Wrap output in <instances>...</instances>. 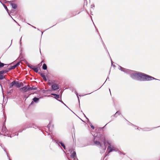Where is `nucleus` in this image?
I'll return each instance as SVG.
<instances>
[{
    "instance_id": "obj_26",
    "label": "nucleus",
    "mask_w": 160,
    "mask_h": 160,
    "mask_svg": "<svg viewBox=\"0 0 160 160\" xmlns=\"http://www.w3.org/2000/svg\"><path fill=\"white\" fill-rule=\"evenodd\" d=\"M6 9H8L7 8V7H6Z\"/></svg>"
},
{
    "instance_id": "obj_22",
    "label": "nucleus",
    "mask_w": 160,
    "mask_h": 160,
    "mask_svg": "<svg viewBox=\"0 0 160 160\" xmlns=\"http://www.w3.org/2000/svg\"><path fill=\"white\" fill-rule=\"evenodd\" d=\"M19 64H20V62H18V63H17V64L15 65L16 66V67H17V66L19 65Z\"/></svg>"
},
{
    "instance_id": "obj_4",
    "label": "nucleus",
    "mask_w": 160,
    "mask_h": 160,
    "mask_svg": "<svg viewBox=\"0 0 160 160\" xmlns=\"http://www.w3.org/2000/svg\"><path fill=\"white\" fill-rule=\"evenodd\" d=\"M29 86H26L22 88H21L20 89L25 92L29 91Z\"/></svg>"
},
{
    "instance_id": "obj_17",
    "label": "nucleus",
    "mask_w": 160,
    "mask_h": 160,
    "mask_svg": "<svg viewBox=\"0 0 160 160\" xmlns=\"http://www.w3.org/2000/svg\"><path fill=\"white\" fill-rule=\"evenodd\" d=\"M33 101L35 102H37L39 100V98L36 97L34 98L33 99Z\"/></svg>"
},
{
    "instance_id": "obj_2",
    "label": "nucleus",
    "mask_w": 160,
    "mask_h": 160,
    "mask_svg": "<svg viewBox=\"0 0 160 160\" xmlns=\"http://www.w3.org/2000/svg\"><path fill=\"white\" fill-rule=\"evenodd\" d=\"M51 88L52 90L55 91L59 88V86L58 84L54 83L52 85Z\"/></svg>"
},
{
    "instance_id": "obj_19",
    "label": "nucleus",
    "mask_w": 160,
    "mask_h": 160,
    "mask_svg": "<svg viewBox=\"0 0 160 160\" xmlns=\"http://www.w3.org/2000/svg\"><path fill=\"white\" fill-rule=\"evenodd\" d=\"M28 66L31 69H32V68H34V66L32 65L31 64H28Z\"/></svg>"
},
{
    "instance_id": "obj_7",
    "label": "nucleus",
    "mask_w": 160,
    "mask_h": 160,
    "mask_svg": "<svg viewBox=\"0 0 160 160\" xmlns=\"http://www.w3.org/2000/svg\"><path fill=\"white\" fill-rule=\"evenodd\" d=\"M41 76L43 78V79L45 81H47V78L46 76H45L44 74L43 73H41L40 74Z\"/></svg>"
},
{
    "instance_id": "obj_3",
    "label": "nucleus",
    "mask_w": 160,
    "mask_h": 160,
    "mask_svg": "<svg viewBox=\"0 0 160 160\" xmlns=\"http://www.w3.org/2000/svg\"><path fill=\"white\" fill-rule=\"evenodd\" d=\"M23 85L22 82H20L19 81H16L15 83V86L18 88H19Z\"/></svg>"
},
{
    "instance_id": "obj_16",
    "label": "nucleus",
    "mask_w": 160,
    "mask_h": 160,
    "mask_svg": "<svg viewBox=\"0 0 160 160\" xmlns=\"http://www.w3.org/2000/svg\"><path fill=\"white\" fill-rule=\"evenodd\" d=\"M16 66L14 65V66H12L11 67V68H9L8 69V70H11L12 69H15L16 68Z\"/></svg>"
},
{
    "instance_id": "obj_13",
    "label": "nucleus",
    "mask_w": 160,
    "mask_h": 160,
    "mask_svg": "<svg viewBox=\"0 0 160 160\" xmlns=\"http://www.w3.org/2000/svg\"><path fill=\"white\" fill-rule=\"evenodd\" d=\"M42 69L44 70H46L47 69V66L46 64H44L43 65L42 67Z\"/></svg>"
},
{
    "instance_id": "obj_15",
    "label": "nucleus",
    "mask_w": 160,
    "mask_h": 160,
    "mask_svg": "<svg viewBox=\"0 0 160 160\" xmlns=\"http://www.w3.org/2000/svg\"><path fill=\"white\" fill-rule=\"evenodd\" d=\"M37 88L36 87H34L33 86L32 87H30L29 86V91L30 90H36V89Z\"/></svg>"
},
{
    "instance_id": "obj_14",
    "label": "nucleus",
    "mask_w": 160,
    "mask_h": 160,
    "mask_svg": "<svg viewBox=\"0 0 160 160\" xmlns=\"http://www.w3.org/2000/svg\"><path fill=\"white\" fill-rule=\"evenodd\" d=\"M32 70L34 71L35 72H38V69L37 68H35L34 66V68H32Z\"/></svg>"
},
{
    "instance_id": "obj_11",
    "label": "nucleus",
    "mask_w": 160,
    "mask_h": 160,
    "mask_svg": "<svg viewBox=\"0 0 160 160\" xmlns=\"http://www.w3.org/2000/svg\"><path fill=\"white\" fill-rule=\"evenodd\" d=\"M11 5L12 8L14 9H16L17 8V5L16 4L12 3Z\"/></svg>"
},
{
    "instance_id": "obj_25",
    "label": "nucleus",
    "mask_w": 160,
    "mask_h": 160,
    "mask_svg": "<svg viewBox=\"0 0 160 160\" xmlns=\"http://www.w3.org/2000/svg\"><path fill=\"white\" fill-rule=\"evenodd\" d=\"M91 128H92L93 129H94V127L93 126H91Z\"/></svg>"
},
{
    "instance_id": "obj_1",
    "label": "nucleus",
    "mask_w": 160,
    "mask_h": 160,
    "mask_svg": "<svg viewBox=\"0 0 160 160\" xmlns=\"http://www.w3.org/2000/svg\"><path fill=\"white\" fill-rule=\"evenodd\" d=\"M131 77L133 79L141 81H150L157 79L142 73L134 72L131 74Z\"/></svg>"
},
{
    "instance_id": "obj_12",
    "label": "nucleus",
    "mask_w": 160,
    "mask_h": 160,
    "mask_svg": "<svg viewBox=\"0 0 160 160\" xmlns=\"http://www.w3.org/2000/svg\"><path fill=\"white\" fill-rule=\"evenodd\" d=\"M52 95H53L54 96V97L57 99L59 98V95H58L55 94H52Z\"/></svg>"
},
{
    "instance_id": "obj_9",
    "label": "nucleus",
    "mask_w": 160,
    "mask_h": 160,
    "mask_svg": "<svg viewBox=\"0 0 160 160\" xmlns=\"http://www.w3.org/2000/svg\"><path fill=\"white\" fill-rule=\"evenodd\" d=\"M54 82L52 81L49 80L48 81V84L49 85H51L52 84H54Z\"/></svg>"
},
{
    "instance_id": "obj_5",
    "label": "nucleus",
    "mask_w": 160,
    "mask_h": 160,
    "mask_svg": "<svg viewBox=\"0 0 160 160\" xmlns=\"http://www.w3.org/2000/svg\"><path fill=\"white\" fill-rule=\"evenodd\" d=\"M108 144L110 146V143H108ZM113 147H111L110 146H108L107 148V151L108 152V153H110V152H112L114 150Z\"/></svg>"
},
{
    "instance_id": "obj_24",
    "label": "nucleus",
    "mask_w": 160,
    "mask_h": 160,
    "mask_svg": "<svg viewBox=\"0 0 160 160\" xmlns=\"http://www.w3.org/2000/svg\"><path fill=\"white\" fill-rule=\"evenodd\" d=\"M44 62V61H42L39 64V65H42V62Z\"/></svg>"
},
{
    "instance_id": "obj_10",
    "label": "nucleus",
    "mask_w": 160,
    "mask_h": 160,
    "mask_svg": "<svg viewBox=\"0 0 160 160\" xmlns=\"http://www.w3.org/2000/svg\"><path fill=\"white\" fill-rule=\"evenodd\" d=\"M76 152H74L72 153L71 155V158H74L75 157H76Z\"/></svg>"
},
{
    "instance_id": "obj_18",
    "label": "nucleus",
    "mask_w": 160,
    "mask_h": 160,
    "mask_svg": "<svg viewBox=\"0 0 160 160\" xmlns=\"http://www.w3.org/2000/svg\"><path fill=\"white\" fill-rule=\"evenodd\" d=\"M8 71H6V70L1 71H0V74H1V75H2V74H3L4 72H8Z\"/></svg>"
},
{
    "instance_id": "obj_20",
    "label": "nucleus",
    "mask_w": 160,
    "mask_h": 160,
    "mask_svg": "<svg viewBox=\"0 0 160 160\" xmlns=\"http://www.w3.org/2000/svg\"><path fill=\"white\" fill-rule=\"evenodd\" d=\"M60 144H61V145L64 148V149H65V146L64 144L62 142H60Z\"/></svg>"
},
{
    "instance_id": "obj_27",
    "label": "nucleus",
    "mask_w": 160,
    "mask_h": 160,
    "mask_svg": "<svg viewBox=\"0 0 160 160\" xmlns=\"http://www.w3.org/2000/svg\"><path fill=\"white\" fill-rule=\"evenodd\" d=\"M6 9H8L7 8V7H6Z\"/></svg>"
},
{
    "instance_id": "obj_21",
    "label": "nucleus",
    "mask_w": 160,
    "mask_h": 160,
    "mask_svg": "<svg viewBox=\"0 0 160 160\" xmlns=\"http://www.w3.org/2000/svg\"><path fill=\"white\" fill-rule=\"evenodd\" d=\"M120 114V112H117L115 114V116H116L117 115H119Z\"/></svg>"
},
{
    "instance_id": "obj_6",
    "label": "nucleus",
    "mask_w": 160,
    "mask_h": 160,
    "mask_svg": "<svg viewBox=\"0 0 160 160\" xmlns=\"http://www.w3.org/2000/svg\"><path fill=\"white\" fill-rule=\"evenodd\" d=\"M94 142L95 145L98 146H99L100 147H101L102 145L99 142L97 141H94Z\"/></svg>"
},
{
    "instance_id": "obj_28",
    "label": "nucleus",
    "mask_w": 160,
    "mask_h": 160,
    "mask_svg": "<svg viewBox=\"0 0 160 160\" xmlns=\"http://www.w3.org/2000/svg\"><path fill=\"white\" fill-rule=\"evenodd\" d=\"M104 144H105V141H104Z\"/></svg>"
},
{
    "instance_id": "obj_23",
    "label": "nucleus",
    "mask_w": 160,
    "mask_h": 160,
    "mask_svg": "<svg viewBox=\"0 0 160 160\" xmlns=\"http://www.w3.org/2000/svg\"><path fill=\"white\" fill-rule=\"evenodd\" d=\"M6 129V128L5 127L4 128L3 127L2 130H4L5 131Z\"/></svg>"
},
{
    "instance_id": "obj_8",
    "label": "nucleus",
    "mask_w": 160,
    "mask_h": 160,
    "mask_svg": "<svg viewBox=\"0 0 160 160\" xmlns=\"http://www.w3.org/2000/svg\"><path fill=\"white\" fill-rule=\"evenodd\" d=\"M16 81H14L12 82L10 84L9 87L10 88H12L13 86L15 85Z\"/></svg>"
}]
</instances>
